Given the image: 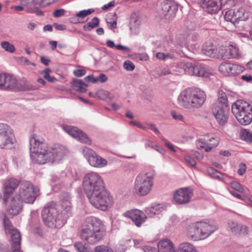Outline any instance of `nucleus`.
I'll use <instances>...</instances> for the list:
<instances>
[{"label":"nucleus","mask_w":252,"mask_h":252,"mask_svg":"<svg viewBox=\"0 0 252 252\" xmlns=\"http://www.w3.org/2000/svg\"><path fill=\"white\" fill-rule=\"evenodd\" d=\"M191 63L181 62L177 63L176 68V71L180 73L184 72L186 74H189L190 69H191Z\"/></svg>","instance_id":"obj_35"},{"label":"nucleus","mask_w":252,"mask_h":252,"mask_svg":"<svg viewBox=\"0 0 252 252\" xmlns=\"http://www.w3.org/2000/svg\"><path fill=\"white\" fill-rule=\"evenodd\" d=\"M21 4L24 6H33L36 7L37 6L45 7L51 3L48 0H41L39 2L35 1L34 0H21Z\"/></svg>","instance_id":"obj_34"},{"label":"nucleus","mask_w":252,"mask_h":252,"mask_svg":"<svg viewBox=\"0 0 252 252\" xmlns=\"http://www.w3.org/2000/svg\"><path fill=\"white\" fill-rule=\"evenodd\" d=\"M124 67L127 70L132 71L134 70L135 66L131 62L127 61L124 63Z\"/></svg>","instance_id":"obj_53"},{"label":"nucleus","mask_w":252,"mask_h":252,"mask_svg":"<svg viewBox=\"0 0 252 252\" xmlns=\"http://www.w3.org/2000/svg\"><path fill=\"white\" fill-rule=\"evenodd\" d=\"M178 252H198V251L193 245L188 242H184L179 245Z\"/></svg>","instance_id":"obj_37"},{"label":"nucleus","mask_w":252,"mask_h":252,"mask_svg":"<svg viewBox=\"0 0 252 252\" xmlns=\"http://www.w3.org/2000/svg\"><path fill=\"white\" fill-rule=\"evenodd\" d=\"M93 12H94V10L93 9H88L87 10L80 11L76 14V15L77 17L84 18L86 16L92 14Z\"/></svg>","instance_id":"obj_47"},{"label":"nucleus","mask_w":252,"mask_h":252,"mask_svg":"<svg viewBox=\"0 0 252 252\" xmlns=\"http://www.w3.org/2000/svg\"><path fill=\"white\" fill-rule=\"evenodd\" d=\"M65 10L63 9H59L54 11L53 15L55 17H60L64 15Z\"/></svg>","instance_id":"obj_56"},{"label":"nucleus","mask_w":252,"mask_h":252,"mask_svg":"<svg viewBox=\"0 0 252 252\" xmlns=\"http://www.w3.org/2000/svg\"><path fill=\"white\" fill-rule=\"evenodd\" d=\"M19 185V181L13 178L7 179L3 185V201H7Z\"/></svg>","instance_id":"obj_25"},{"label":"nucleus","mask_w":252,"mask_h":252,"mask_svg":"<svg viewBox=\"0 0 252 252\" xmlns=\"http://www.w3.org/2000/svg\"><path fill=\"white\" fill-rule=\"evenodd\" d=\"M87 87L88 85L81 80L75 79L73 80V89L78 92H85Z\"/></svg>","instance_id":"obj_36"},{"label":"nucleus","mask_w":252,"mask_h":252,"mask_svg":"<svg viewBox=\"0 0 252 252\" xmlns=\"http://www.w3.org/2000/svg\"><path fill=\"white\" fill-rule=\"evenodd\" d=\"M82 229L104 233V225L102 221L94 217L87 218L85 220Z\"/></svg>","instance_id":"obj_17"},{"label":"nucleus","mask_w":252,"mask_h":252,"mask_svg":"<svg viewBox=\"0 0 252 252\" xmlns=\"http://www.w3.org/2000/svg\"><path fill=\"white\" fill-rule=\"evenodd\" d=\"M250 232L249 228L246 225L240 224L238 234L248 235Z\"/></svg>","instance_id":"obj_50"},{"label":"nucleus","mask_w":252,"mask_h":252,"mask_svg":"<svg viewBox=\"0 0 252 252\" xmlns=\"http://www.w3.org/2000/svg\"><path fill=\"white\" fill-rule=\"evenodd\" d=\"M114 16L117 17V14L116 13H114ZM107 24L108 27L110 29H113L116 28L117 24V17H116L115 19L112 21H111V20L107 21Z\"/></svg>","instance_id":"obj_51"},{"label":"nucleus","mask_w":252,"mask_h":252,"mask_svg":"<svg viewBox=\"0 0 252 252\" xmlns=\"http://www.w3.org/2000/svg\"><path fill=\"white\" fill-rule=\"evenodd\" d=\"M249 13L245 12L244 9H231L225 12L224 19L227 22H230L234 26L240 21H245L248 18Z\"/></svg>","instance_id":"obj_14"},{"label":"nucleus","mask_w":252,"mask_h":252,"mask_svg":"<svg viewBox=\"0 0 252 252\" xmlns=\"http://www.w3.org/2000/svg\"><path fill=\"white\" fill-rule=\"evenodd\" d=\"M213 113L218 124L225 125L229 117V107L228 106L214 105Z\"/></svg>","instance_id":"obj_20"},{"label":"nucleus","mask_w":252,"mask_h":252,"mask_svg":"<svg viewBox=\"0 0 252 252\" xmlns=\"http://www.w3.org/2000/svg\"><path fill=\"white\" fill-rule=\"evenodd\" d=\"M62 128L66 133L80 142L87 144H91V140L87 135L77 127L63 125Z\"/></svg>","instance_id":"obj_18"},{"label":"nucleus","mask_w":252,"mask_h":252,"mask_svg":"<svg viewBox=\"0 0 252 252\" xmlns=\"http://www.w3.org/2000/svg\"><path fill=\"white\" fill-rule=\"evenodd\" d=\"M30 145L32 160L40 164L57 163L63 159L67 153L63 146H49L42 136L35 133L30 136Z\"/></svg>","instance_id":"obj_1"},{"label":"nucleus","mask_w":252,"mask_h":252,"mask_svg":"<svg viewBox=\"0 0 252 252\" xmlns=\"http://www.w3.org/2000/svg\"><path fill=\"white\" fill-rule=\"evenodd\" d=\"M104 233L89 231L86 230H81V237L83 240L91 245L97 243L102 238Z\"/></svg>","instance_id":"obj_26"},{"label":"nucleus","mask_w":252,"mask_h":252,"mask_svg":"<svg viewBox=\"0 0 252 252\" xmlns=\"http://www.w3.org/2000/svg\"><path fill=\"white\" fill-rule=\"evenodd\" d=\"M146 146L153 148L162 155H164L165 153V151L164 149L155 144L153 142L150 140H147Z\"/></svg>","instance_id":"obj_45"},{"label":"nucleus","mask_w":252,"mask_h":252,"mask_svg":"<svg viewBox=\"0 0 252 252\" xmlns=\"http://www.w3.org/2000/svg\"><path fill=\"white\" fill-rule=\"evenodd\" d=\"M202 52L206 56L212 58L220 57V54L218 53L217 50L211 42H206L203 45Z\"/></svg>","instance_id":"obj_32"},{"label":"nucleus","mask_w":252,"mask_h":252,"mask_svg":"<svg viewBox=\"0 0 252 252\" xmlns=\"http://www.w3.org/2000/svg\"><path fill=\"white\" fill-rule=\"evenodd\" d=\"M178 7L174 1L166 0L161 4V11L159 12L161 19L170 20L174 16Z\"/></svg>","instance_id":"obj_15"},{"label":"nucleus","mask_w":252,"mask_h":252,"mask_svg":"<svg viewBox=\"0 0 252 252\" xmlns=\"http://www.w3.org/2000/svg\"><path fill=\"white\" fill-rule=\"evenodd\" d=\"M95 95L96 97L102 100H106L108 98L112 99L113 97V95L109 92L103 89L98 90L95 93Z\"/></svg>","instance_id":"obj_39"},{"label":"nucleus","mask_w":252,"mask_h":252,"mask_svg":"<svg viewBox=\"0 0 252 252\" xmlns=\"http://www.w3.org/2000/svg\"><path fill=\"white\" fill-rule=\"evenodd\" d=\"M82 152L89 164L93 167L102 168L107 164L106 159L98 156L94 151L89 148L85 147Z\"/></svg>","instance_id":"obj_12"},{"label":"nucleus","mask_w":252,"mask_h":252,"mask_svg":"<svg viewBox=\"0 0 252 252\" xmlns=\"http://www.w3.org/2000/svg\"><path fill=\"white\" fill-rule=\"evenodd\" d=\"M219 143V139L212 134L204 135L196 141V145L198 149H204L209 152L216 147Z\"/></svg>","instance_id":"obj_13"},{"label":"nucleus","mask_w":252,"mask_h":252,"mask_svg":"<svg viewBox=\"0 0 252 252\" xmlns=\"http://www.w3.org/2000/svg\"><path fill=\"white\" fill-rule=\"evenodd\" d=\"M240 225L237 221L232 220H229L227 222L228 228L235 235L238 234Z\"/></svg>","instance_id":"obj_38"},{"label":"nucleus","mask_w":252,"mask_h":252,"mask_svg":"<svg viewBox=\"0 0 252 252\" xmlns=\"http://www.w3.org/2000/svg\"><path fill=\"white\" fill-rule=\"evenodd\" d=\"M219 105L220 106H228L226 94L224 93H221L219 95L217 101L214 105Z\"/></svg>","instance_id":"obj_41"},{"label":"nucleus","mask_w":252,"mask_h":252,"mask_svg":"<svg viewBox=\"0 0 252 252\" xmlns=\"http://www.w3.org/2000/svg\"><path fill=\"white\" fill-rule=\"evenodd\" d=\"M200 228L198 225V221L189 225L187 229V236L192 241L201 240Z\"/></svg>","instance_id":"obj_29"},{"label":"nucleus","mask_w":252,"mask_h":252,"mask_svg":"<svg viewBox=\"0 0 252 252\" xmlns=\"http://www.w3.org/2000/svg\"><path fill=\"white\" fill-rule=\"evenodd\" d=\"M171 71L168 68H163L160 70L158 74L159 76H165L171 74Z\"/></svg>","instance_id":"obj_59"},{"label":"nucleus","mask_w":252,"mask_h":252,"mask_svg":"<svg viewBox=\"0 0 252 252\" xmlns=\"http://www.w3.org/2000/svg\"><path fill=\"white\" fill-rule=\"evenodd\" d=\"M246 166L245 164L241 163L240 165L239 168L238 170V173L240 175H243L246 171Z\"/></svg>","instance_id":"obj_62"},{"label":"nucleus","mask_w":252,"mask_h":252,"mask_svg":"<svg viewBox=\"0 0 252 252\" xmlns=\"http://www.w3.org/2000/svg\"><path fill=\"white\" fill-rule=\"evenodd\" d=\"M171 115L174 119L177 121H182L183 120V116L180 114L176 113L175 111L171 112Z\"/></svg>","instance_id":"obj_57"},{"label":"nucleus","mask_w":252,"mask_h":252,"mask_svg":"<svg viewBox=\"0 0 252 252\" xmlns=\"http://www.w3.org/2000/svg\"><path fill=\"white\" fill-rule=\"evenodd\" d=\"M163 210V207L160 204H157L147 207L145 209L147 216L153 217L156 215H158Z\"/></svg>","instance_id":"obj_33"},{"label":"nucleus","mask_w":252,"mask_h":252,"mask_svg":"<svg viewBox=\"0 0 252 252\" xmlns=\"http://www.w3.org/2000/svg\"><path fill=\"white\" fill-rule=\"evenodd\" d=\"M85 80L87 82H91L93 83L97 82V79L93 76V75H88L85 77Z\"/></svg>","instance_id":"obj_61"},{"label":"nucleus","mask_w":252,"mask_h":252,"mask_svg":"<svg viewBox=\"0 0 252 252\" xmlns=\"http://www.w3.org/2000/svg\"><path fill=\"white\" fill-rule=\"evenodd\" d=\"M186 162L191 166H195L196 165V162L194 159L189 156H186L184 158Z\"/></svg>","instance_id":"obj_54"},{"label":"nucleus","mask_w":252,"mask_h":252,"mask_svg":"<svg viewBox=\"0 0 252 252\" xmlns=\"http://www.w3.org/2000/svg\"><path fill=\"white\" fill-rule=\"evenodd\" d=\"M96 78L97 79V82L99 81L101 83L105 82L107 80V77L104 74H99Z\"/></svg>","instance_id":"obj_58"},{"label":"nucleus","mask_w":252,"mask_h":252,"mask_svg":"<svg viewBox=\"0 0 252 252\" xmlns=\"http://www.w3.org/2000/svg\"><path fill=\"white\" fill-rule=\"evenodd\" d=\"M115 4V2L114 1H111L109 2L108 3L104 5L101 7V9L103 10H106L107 9H108L109 7L114 6Z\"/></svg>","instance_id":"obj_64"},{"label":"nucleus","mask_w":252,"mask_h":252,"mask_svg":"<svg viewBox=\"0 0 252 252\" xmlns=\"http://www.w3.org/2000/svg\"><path fill=\"white\" fill-rule=\"evenodd\" d=\"M192 195L193 191L189 188H181L174 193V199L178 204H186L189 201Z\"/></svg>","instance_id":"obj_22"},{"label":"nucleus","mask_w":252,"mask_h":252,"mask_svg":"<svg viewBox=\"0 0 252 252\" xmlns=\"http://www.w3.org/2000/svg\"><path fill=\"white\" fill-rule=\"evenodd\" d=\"M71 197L68 193H63L61 196V206L62 210L59 213L57 204L53 202L48 203L42 212V218L46 225L52 226L55 223L60 226L63 225L72 215Z\"/></svg>","instance_id":"obj_2"},{"label":"nucleus","mask_w":252,"mask_h":252,"mask_svg":"<svg viewBox=\"0 0 252 252\" xmlns=\"http://www.w3.org/2000/svg\"><path fill=\"white\" fill-rule=\"evenodd\" d=\"M74 247L78 252H93L90 248L86 247L81 242L75 243Z\"/></svg>","instance_id":"obj_40"},{"label":"nucleus","mask_w":252,"mask_h":252,"mask_svg":"<svg viewBox=\"0 0 252 252\" xmlns=\"http://www.w3.org/2000/svg\"><path fill=\"white\" fill-rule=\"evenodd\" d=\"M124 216L130 219L137 227H140L147 218L146 214L138 209L127 211L124 214Z\"/></svg>","instance_id":"obj_23"},{"label":"nucleus","mask_w":252,"mask_h":252,"mask_svg":"<svg viewBox=\"0 0 252 252\" xmlns=\"http://www.w3.org/2000/svg\"><path fill=\"white\" fill-rule=\"evenodd\" d=\"M230 187L232 189H235V190L240 193H242L244 192V189L242 187L241 185L237 182H232L230 183Z\"/></svg>","instance_id":"obj_48"},{"label":"nucleus","mask_w":252,"mask_h":252,"mask_svg":"<svg viewBox=\"0 0 252 252\" xmlns=\"http://www.w3.org/2000/svg\"><path fill=\"white\" fill-rule=\"evenodd\" d=\"M241 138L247 142L252 143V132L247 129H242L241 131Z\"/></svg>","instance_id":"obj_42"},{"label":"nucleus","mask_w":252,"mask_h":252,"mask_svg":"<svg viewBox=\"0 0 252 252\" xmlns=\"http://www.w3.org/2000/svg\"><path fill=\"white\" fill-rule=\"evenodd\" d=\"M189 75L199 77H208L210 74L209 69L201 64H191Z\"/></svg>","instance_id":"obj_28"},{"label":"nucleus","mask_w":252,"mask_h":252,"mask_svg":"<svg viewBox=\"0 0 252 252\" xmlns=\"http://www.w3.org/2000/svg\"><path fill=\"white\" fill-rule=\"evenodd\" d=\"M3 202L6 205L8 213L13 217L18 215L23 209V202L16 195L10 199L9 198L7 201Z\"/></svg>","instance_id":"obj_19"},{"label":"nucleus","mask_w":252,"mask_h":252,"mask_svg":"<svg viewBox=\"0 0 252 252\" xmlns=\"http://www.w3.org/2000/svg\"><path fill=\"white\" fill-rule=\"evenodd\" d=\"M140 25L141 19L139 16L135 13H132L129 20V30L131 33L137 34L139 32Z\"/></svg>","instance_id":"obj_30"},{"label":"nucleus","mask_w":252,"mask_h":252,"mask_svg":"<svg viewBox=\"0 0 252 252\" xmlns=\"http://www.w3.org/2000/svg\"><path fill=\"white\" fill-rule=\"evenodd\" d=\"M228 0H200L201 7L211 14L217 13L222 5L227 3Z\"/></svg>","instance_id":"obj_16"},{"label":"nucleus","mask_w":252,"mask_h":252,"mask_svg":"<svg viewBox=\"0 0 252 252\" xmlns=\"http://www.w3.org/2000/svg\"><path fill=\"white\" fill-rule=\"evenodd\" d=\"M39 189L29 181H24L20 185L19 192L15 195L23 202L32 204L39 195Z\"/></svg>","instance_id":"obj_8"},{"label":"nucleus","mask_w":252,"mask_h":252,"mask_svg":"<svg viewBox=\"0 0 252 252\" xmlns=\"http://www.w3.org/2000/svg\"><path fill=\"white\" fill-rule=\"evenodd\" d=\"M86 70L83 69H78L73 71L74 75L76 77H82L86 74Z\"/></svg>","instance_id":"obj_55"},{"label":"nucleus","mask_w":252,"mask_h":252,"mask_svg":"<svg viewBox=\"0 0 252 252\" xmlns=\"http://www.w3.org/2000/svg\"><path fill=\"white\" fill-rule=\"evenodd\" d=\"M156 57L160 60H164L166 59H171L174 58V55L171 53L164 54L161 52H158L156 54Z\"/></svg>","instance_id":"obj_46"},{"label":"nucleus","mask_w":252,"mask_h":252,"mask_svg":"<svg viewBox=\"0 0 252 252\" xmlns=\"http://www.w3.org/2000/svg\"><path fill=\"white\" fill-rule=\"evenodd\" d=\"M94 252H113V251L106 246L100 245L95 248Z\"/></svg>","instance_id":"obj_49"},{"label":"nucleus","mask_w":252,"mask_h":252,"mask_svg":"<svg viewBox=\"0 0 252 252\" xmlns=\"http://www.w3.org/2000/svg\"><path fill=\"white\" fill-rule=\"evenodd\" d=\"M155 176V171L153 170L138 174L134 181V192L142 196L149 194L153 186Z\"/></svg>","instance_id":"obj_4"},{"label":"nucleus","mask_w":252,"mask_h":252,"mask_svg":"<svg viewBox=\"0 0 252 252\" xmlns=\"http://www.w3.org/2000/svg\"><path fill=\"white\" fill-rule=\"evenodd\" d=\"M0 44L1 47L8 52L13 53L15 51L14 46L8 41H3Z\"/></svg>","instance_id":"obj_43"},{"label":"nucleus","mask_w":252,"mask_h":252,"mask_svg":"<svg viewBox=\"0 0 252 252\" xmlns=\"http://www.w3.org/2000/svg\"><path fill=\"white\" fill-rule=\"evenodd\" d=\"M91 29L97 27L99 25V20L97 17H94L91 22L88 23Z\"/></svg>","instance_id":"obj_52"},{"label":"nucleus","mask_w":252,"mask_h":252,"mask_svg":"<svg viewBox=\"0 0 252 252\" xmlns=\"http://www.w3.org/2000/svg\"><path fill=\"white\" fill-rule=\"evenodd\" d=\"M244 67L229 63H221L219 66L220 71L225 76H234L244 71Z\"/></svg>","instance_id":"obj_21"},{"label":"nucleus","mask_w":252,"mask_h":252,"mask_svg":"<svg viewBox=\"0 0 252 252\" xmlns=\"http://www.w3.org/2000/svg\"><path fill=\"white\" fill-rule=\"evenodd\" d=\"M219 53L220 57L223 60L237 59L240 57L238 47L235 43H230L225 48L221 49Z\"/></svg>","instance_id":"obj_24"},{"label":"nucleus","mask_w":252,"mask_h":252,"mask_svg":"<svg viewBox=\"0 0 252 252\" xmlns=\"http://www.w3.org/2000/svg\"><path fill=\"white\" fill-rule=\"evenodd\" d=\"M231 110L240 124L246 126L252 122V105L247 101H236L232 105Z\"/></svg>","instance_id":"obj_5"},{"label":"nucleus","mask_w":252,"mask_h":252,"mask_svg":"<svg viewBox=\"0 0 252 252\" xmlns=\"http://www.w3.org/2000/svg\"><path fill=\"white\" fill-rule=\"evenodd\" d=\"M147 126L154 131L156 134H159V131L155 125L152 123H146Z\"/></svg>","instance_id":"obj_60"},{"label":"nucleus","mask_w":252,"mask_h":252,"mask_svg":"<svg viewBox=\"0 0 252 252\" xmlns=\"http://www.w3.org/2000/svg\"><path fill=\"white\" fill-rule=\"evenodd\" d=\"M206 99V94L202 90L194 88H188L179 95L178 103L186 108H199Z\"/></svg>","instance_id":"obj_3"},{"label":"nucleus","mask_w":252,"mask_h":252,"mask_svg":"<svg viewBox=\"0 0 252 252\" xmlns=\"http://www.w3.org/2000/svg\"><path fill=\"white\" fill-rule=\"evenodd\" d=\"M158 252H175L173 244L168 238H164L158 243Z\"/></svg>","instance_id":"obj_31"},{"label":"nucleus","mask_w":252,"mask_h":252,"mask_svg":"<svg viewBox=\"0 0 252 252\" xmlns=\"http://www.w3.org/2000/svg\"><path fill=\"white\" fill-rule=\"evenodd\" d=\"M16 139L12 128L4 124H0V148H10L15 143Z\"/></svg>","instance_id":"obj_10"},{"label":"nucleus","mask_w":252,"mask_h":252,"mask_svg":"<svg viewBox=\"0 0 252 252\" xmlns=\"http://www.w3.org/2000/svg\"><path fill=\"white\" fill-rule=\"evenodd\" d=\"M3 225L6 233L11 235V245L12 252H22L20 251L21 235L18 230L14 228L5 215L2 217Z\"/></svg>","instance_id":"obj_9"},{"label":"nucleus","mask_w":252,"mask_h":252,"mask_svg":"<svg viewBox=\"0 0 252 252\" xmlns=\"http://www.w3.org/2000/svg\"><path fill=\"white\" fill-rule=\"evenodd\" d=\"M91 204L95 208L106 211L113 205L114 201L105 188L88 196Z\"/></svg>","instance_id":"obj_7"},{"label":"nucleus","mask_w":252,"mask_h":252,"mask_svg":"<svg viewBox=\"0 0 252 252\" xmlns=\"http://www.w3.org/2000/svg\"><path fill=\"white\" fill-rule=\"evenodd\" d=\"M198 225L200 228L201 240L208 237L218 229V226L216 224L205 221H198Z\"/></svg>","instance_id":"obj_27"},{"label":"nucleus","mask_w":252,"mask_h":252,"mask_svg":"<svg viewBox=\"0 0 252 252\" xmlns=\"http://www.w3.org/2000/svg\"><path fill=\"white\" fill-rule=\"evenodd\" d=\"M17 79L12 75L7 73L0 74V89L8 90L16 89L19 91H25L28 89L24 83L23 86L20 87Z\"/></svg>","instance_id":"obj_11"},{"label":"nucleus","mask_w":252,"mask_h":252,"mask_svg":"<svg viewBox=\"0 0 252 252\" xmlns=\"http://www.w3.org/2000/svg\"><path fill=\"white\" fill-rule=\"evenodd\" d=\"M83 187L87 197L105 188L102 177L94 172L85 174L83 179Z\"/></svg>","instance_id":"obj_6"},{"label":"nucleus","mask_w":252,"mask_h":252,"mask_svg":"<svg viewBox=\"0 0 252 252\" xmlns=\"http://www.w3.org/2000/svg\"><path fill=\"white\" fill-rule=\"evenodd\" d=\"M207 171L210 176L213 178L220 179L222 177L221 173L213 167L208 168Z\"/></svg>","instance_id":"obj_44"},{"label":"nucleus","mask_w":252,"mask_h":252,"mask_svg":"<svg viewBox=\"0 0 252 252\" xmlns=\"http://www.w3.org/2000/svg\"><path fill=\"white\" fill-rule=\"evenodd\" d=\"M54 27L58 31H64L66 30V26L63 24L55 23L54 24Z\"/></svg>","instance_id":"obj_63"}]
</instances>
